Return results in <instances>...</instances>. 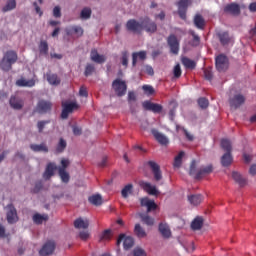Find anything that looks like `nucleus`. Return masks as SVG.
<instances>
[{"label":"nucleus","mask_w":256,"mask_h":256,"mask_svg":"<svg viewBox=\"0 0 256 256\" xmlns=\"http://www.w3.org/2000/svg\"><path fill=\"white\" fill-rule=\"evenodd\" d=\"M121 63L124 67H127V65H129V55L127 54V52H124L122 54Z\"/></svg>","instance_id":"4d7b16f0"},{"label":"nucleus","mask_w":256,"mask_h":256,"mask_svg":"<svg viewBox=\"0 0 256 256\" xmlns=\"http://www.w3.org/2000/svg\"><path fill=\"white\" fill-rule=\"evenodd\" d=\"M204 76H205V79H207L208 81H211V79H213V72H211V70H205Z\"/></svg>","instance_id":"e2e57ef3"},{"label":"nucleus","mask_w":256,"mask_h":256,"mask_svg":"<svg viewBox=\"0 0 256 256\" xmlns=\"http://www.w3.org/2000/svg\"><path fill=\"white\" fill-rule=\"evenodd\" d=\"M133 190V185L128 184L126 185L123 189H122V197H124V199H127V197H129V195H131V191Z\"/></svg>","instance_id":"de8ad7c7"},{"label":"nucleus","mask_w":256,"mask_h":256,"mask_svg":"<svg viewBox=\"0 0 256 256\" xmlns=\"http://www.w3.org/2000/svg\"><path fill=\"white\" fill-rule=\"evenodd\" d=\"M17 87H35V79L20 78L16 81Z\"/></svg>","instance_id":"412c9836"},{"label":"nucleus","mask_w":256,"mask_h":256,"mask_svg":"<svg viewBox=\"0 0 256 256\" xmlns=\"http://www.w3.org/2000/svg\"><path fill=\"white\" fill-rule=\"evenodd\" d=\"M134 233L139 239H143L147 237V232H145V229L141 227V224H136L134 227Z\"/></svg>","instance_id":"c9c22d12"},{"label":"nucleus","mask_w":256,"mask_h":256,"mask_svg":"<svg viewBox=\"0 0 256 256\" xmlns=\"http://www.w3.org/2000/svg\"><path fill=\"white\" fill-rule=\"evenodd\" d=\"M209 173H213V165L211 164L202 166L198 171V177H201V175H209Z\"/></svg>","instance_id":"ea45409f"},{"label":"nucleus","mask_w":256,"mask_h":256,"mask_svg":"<svg viewBox=\"0 0 256 256\" xmlns=\"http://www.w3.org/2000/svg\"><path fill=\"white\" fill-rule=\"evenodd\" d=\"M49 121H39L37 124L38 130L41 133L45 129V125H48Z\"/></svg>","instance_id":"680f3d73"},{"label":"nucleus","mask_w":256,"mask_h":256,"mask_svg":"<svg viewBox=\"0 0 256 256\" xmlns=\"http://www.w3.org/2000/svg\"><path fill=\"white\" fill-rule=\"evenodd\" d=\"M30 149L32 151H35L36 153L42 152V153H47L49 151V148L45 144H31Z\"/></svg>","instance_id":"c756f323"},{"label":"nucleus","mask_w":256,"mask_h":256,"mask_svg":"<svg viewBox=\"0 0 256 256\" xmlns=\"http://www.w3.org/2000/svg\"><path fill=\"white\" fill-rule=\"evenodd\" d=\"M140 205L141 207L147 208V213H151V211H155V209H157V204L155 203V200H151L149 199V197L141 198Z\"/></svg>","instance_id":"9d476101"},{"label":"nucleus","mask_w":256,"mask_h":256,"mask_svg":"<svg viewBox=\"0 0 256 256\" xmlns=\"http://www.w3.org/2000/svg\"><path fill=\"white\" fill-rule=\"evenodd\" d=\"M183 157H185V151H180L178 155L174 158V168L179 169L183 163Z\"/></svg>","instance_id":"f704fd0d"},{"label":"nucleus","mask_w":256,"mask_h":256,"mask_svg":"<svg viewBox=\"0 0 256 256\" xmlns=\"http://www.w3.org/2000/svg\"><path fill=\"white\" fill-rule=\"evenodd\" d=\"M55 251V242L48 241L46 242L42 249L39 251L40 255L46 256V255H52V253Z\"/></svg>","instance_id":"2eb2a0df"},{"label":"nucleus","mask_w":256,"mask_h":256,"mask_svg":"<svg viewBox=\"0 0 256 256\" xmlns=\"http://www.w3.org/2000/svg\"><path fill=\"white\" fill-rule=\"evenodd\" d=\"M66 33L68 35H77L78 37H81V35H83V28H81V26H72L66 30Z\"/></svg>","instance_id":"473e14b6"},{"label":"nucleus","mask_w":256,"mask_h":256,"mask_svg":"<svg viewBox=\"0 0 256 256\" xmlns=\"http://www.w3.org/2000/svg\"><path fill=\"white\" fill-rule=\"evenodd\" d=\"M142 107H144L146 111H152V113H161V111H163L161 104H156L151 101H144Z\"/></svg>","instance_id":"9b49d317"},{"label":"nucleus","mask_w":256,"mask_h":256,"mask_svg":"<svg viewBox=\"0 0 256 256\" xmlns=\"http://www.w3.org/2000/svg\"><path fill=\"white\" fill-rule=\"evenodd\" d=\"M188 201L190 203V205H200L203 201V195L201 194H190L188 195Z\"/></svg>","instance_id":"5701e85b"},{"label":"nucleus","mask_w":256,"mask_h":256,"mask_svg":"<svg viewBox=\"0 0 256 256\" xmlns=\"http://www.w3.org/2000/svg\"><path fill=\"white\" fill-rule=\"evenodd\" d=\"M232 179H234L235 183H237L240 187H245V185H247V178H245L239 172H232Z\"/></svg>","instance_id":"6ab92c4d"},{"label":"nucleus","mask_w":256,"mask_h":256,"mask_svg":"<svg viewBox=\"0 0 256 256\" xmlns=\"http://www.w3.org/2000/svg\"><path fill=\"white\" fill-rule=\"evenodd\" d=\"M112 88L118 97H123V95L127 93V84L121 79L114 80L112 83Z\"/></svg>","instance_id":"20e7f679"},{"label":"nucleus","mask_w":256,"mask_h":256,"mask_svg":"<svg viewBox=\"0 0 256 256\" xmlns=\"http://www.w3.org/2000/svg\"><path fill=\"white\" fill-rule=\"evenodd\" d=\"M194 24L197 29H203V27H205V19H203V16L197 14L194 17Z\"/></svg>","instance_id":"a19ab883"},{"label":"nucleus","mask_w":256,"mask_h":256,"mask_svg":"<svg viewBox=\"0 0 256 256\" xmlns=\"http://www.w3.org/2000/svg\"><path fill=\"white\" fill-rule=\"evenodd\" d=\"M182 65H184L186 69H195V61L189 58H182Z\"/></svg>","instance_id":"a18cd8bd"},{"label":"nucleus","mask_w":256,"mask_h":256,"mask_svg":"<svg viewBox=\"0 0 256 256\" xmlns=\"http://www.w3.org/2000/svg\"><path fill=\"white\" fill-rule=\"evenodd\" d=\"M168 45L170 47L171 53L174 55H177L179 53V40H177V37L175 35H170L168 37Z\"/></svg>","instance_id":"4468645a"},{"label":"nucleus","mask_w":256,"mask_h":256,"mask_svg":"<svg viewBox=\"0 0 256 256\" xmlns=\"http://www.w3.org/2000/svg\"><path fill=\"white\" fill-rule=\"evenodd\" d=\"M245 103V97L241 94H236L234 97L230 98V106L234 109L241 107Z\"/></svg>","instance_id":"dca6fc26"},{"label":"nucleus","mask_w":256,"mask_h":256,"mask_svg":"<svg viewBox=\"0 0 256 256\" xmlns=\"http://www.w3.org/2000/svg\"><path fill=\"white\" fill-rule=\"evenodd\" d=\"M90 57L91 60L94 61V63H105V56L99 55L97 50H92Z\"/></svg>","instance_id":"7c9ffc66"},{"label":"nucleus","mask_w":256,"mask_h":256,"mask_svg":"<svg viewBox=\"0 0 256 256\" xmlns=\"http://www.w3.org/2000/svg\"><path fill=\"white\" fill-rule=\"evenodd\" d=\"M46 79L50 85H59L61 83V79H59V76L57 74H46Z\"/></svg>","instance_id":"72a5a7b5"},{"label":"nucleus","mask_w":256,"mask_h":256,"mask_svg":"<svg viewBox=\"0 0 256 256\" xmlns=\"http://www.w3.org/2000/svg\"><path fill=\"white\" fill-rule=\"evenodd\" d=\"M148 165L152 169L155 181H161V179H163V174L161 173L159 164H157L155 161H149Z\"/></svg>","instance_id":"f8f14e48"},{"label":"nucleus","mask_w":256,"mask_h":256,"mask_svg":"<svg viewBox=\"0 0 256 256\" xmlns=\"http://www.w3.org/2000/svg\"><path fill=\"white\" fill-rule=\"evenodd\" d=\"M142 189L148 193V195H153L154 197H157V195H159V193H161L159 191V189H157V186L151 184L150 182H141L140 183Z\"/></svg>","instance_id":"1a4fd4ad"},{"label":"nucleus","mask_w":256,"mask_h":256,"mask_svg":"<svg viewBox=\"0 0 256 256\" xmlns=\"http://www.w3.org/2000/svg\"><path fill=\"white\" fill-rule=\"evenodd\" d=\"M17 63V53L15 51H8L4 54L0 67L2 71H11V67Z\"/></svg>","instance_id":"f03ea898"},{"label":"nucleus","mask_w":256,"mask_h":256,"mask_svg":"<svg viewBox=\"0 0 256 256\" xmlns=\"http://www.w3.org/2000/svg\"><path fill=\"white\" fill-rule=\"evenodd\" d=\"M6 211V219L10 225H13V223H17L19 221V216H17V209H15V206L13 204H9L5 207Z\"/></svg>","instance_id":"7ed1b4c3"},{"label":"nucleus","mask_w":256,"mask_h":256,"mask_svg":"<svg viewBox=\"0 0 256 256\" xmlns=\"http://www.w3.org/2000/svg\"><path fill=\"white\" fill-rule=\"evenodd\" d=\"M198 105L201 107V109H207L209 107V100L206 98H199Z\"/></svg>","instance_id":"603ef678"},{"label":"nucleus","mask_w":256,"mask_h":256,"mask_svg":"<svg viewBox=\"0 0 256 256\" xmlns=\"http://www.w3.org/2000/svg\"><path fill=\"white\" fill-rule=\"evenodd\" d=\"M126 27L128 31H133L134 33H139L140 31H143V29H145L147 33H155L157 31V24L151 21L148 17L141 20V22L129 20Z\"/></svg>","instance_id":"f257e3e1"},{"label":"nucleus","mask_w":256,"mask_h":256,"mask_svg":"<svg viewBox=\"0 0 256 256\" xmlns=\"http://www.w3.org/2000/svg\"><path fill=\"white\" fill-rule=\"evenodd\" d=\"M145 71L148 75H153L155 72L153 71V67L145 66Z\"/></svg>","instance_id":"338daca9"},{"label":"nucleus","mask_w":256,"mask_h":256,"mask_svg":"<svg viewBox=\"0 0 256 256\" xmlns=\"http://www.w3.org/2000/svg\"><path fill=\"white\" fill-rule=\"evenodd\" d=\"M74 227L76 229H87L89 227V219L78 218L74 221Z\"/></svg>","instance_id":"b1692460"},{"label":"nucleus","mask_w":256,"mask_h":256,"mask_svg":"<svg viewBox=\"0 0 256 256\" xmlns=\"http://www.w3.org/2000/svg\"><path fill=\"white\" fill-rule=\"evenodd\" d=\"M79 95L80 97H87V88H85V86H82L79 90Z\"/></svg>","instance_id":"0e129e2a"},{"label":"nucleus","mask_w":256,"mask_h":256,"mask_svg":"<svg viewBox=\"0 0 256 256\" xmlns=\"http://www.w3.org/2000/svg\"><path fill=\"white\" fill-rule=\"evenodd\" d=\"M189 5H191V0H180L178 2V13L181 19H185V11H187Z\"/></svg>","instance_id":"f3484780"},{"label":"nucleus","mask_w":256,"mask_h":256,"mask_svg":"<svg viewBox=\"0 0 256 256\" xmlns=\"http://www.w3.org/2000/svg\"><path fill=\"white\" fill-rule=\"evenodd\" d=\"M133 255H134V256H147V252H145V250H143V249L140 248V247H136V248L133 250Z\"/></svg>","instance_id":"5fc2aeb1"},{"label":"nucleus","mask_w":256,"mask_h":256,"mask_svg":"<svg viewBox=\"0 0 256 256\" xmlns=\"http://www.w3.org/2000/svg\"><path fill=\"white\" fill-rule=\"evenodd\" d=\"M36 111H38V113H47V111H51V102L40 100L37 104Z\"/></svg>","instance_id":"a211bd4d"},{"label":"nucleus","mask_w":256,"mask_h":256,"mask_svg":"<svg viewBox=\"0 0 256 256\" xmlns=\"http://www.w3.org/2000/svg\"><path fill=\"white\" fill-rule=\"evenodd\" d=\"M174 77H181V65L177 64L173 70Z\"/></svg>","instance_id":"bf43d9fd"},{"label":"nucleus","mask_w":256,"mask_h":256,"mask_svg":"<svg viewBox=\"0 0 256 256\" xmlns=\"http://www.w3.org/2000/svg\"><path fill=\"white\" fill-rule=\"evenodd\" d=\"M69 159L63 158L61 160V167L58 168L60 179L63 181V183H69V173L65 169L69 167Z\"/></svg>","instance_id":"39448f33"},{"label":"nucleus","mask_w":256,"mask_h":256,"mask_svg":"<svg viewBox=\"0 0 256 256\" xmlns=\"http://www.w3.org/2000/svg\"><path fill=\"white\" fill-rule=\"evenodd\" d=\"M224 10L226 13H232V15H239V5L237 4H229L227 5Z\"/></svg>","instance_id":"58836bf2"},{"label":"nucleus","mask_w":256,"mask_h":256,"mask_svg":"<svg viewBox=\"0 0 256 256\" xmlns=\"http://www.w3.org/2000/svg\"><path fill=\"white\" fill-rule=\"evenodd\" d=\"M138 215L145 225L151 226L155 223V220L147 214L139 213Z\"/></svg>","instance_id":"79ce46f5"},{"label":"nucleus","mask_w":256,"mask_h":256,"mask_svg":"<svg viewBox=\"0 0 256 256\" xmlns=\"http://www.w3.org/2000/svg\"><path fill=\"white\" fill-rule=\"evenodd\" d=\"M228 67H229V60L227 59V56L219 55L216 58V69H217V71L222 73L223 71H227Z\"/></svg>","instance_id":"0eeeda50"},{"label":"nucleus","mask_w":256,"mask_h":256,"mask_svg":"<svg viewBox=\"0 0 256 256\" xmlns=\"http://www.w3.org/2000/svg\"><path fill=\"white\" fill-rule=\"evenodd\" d=\"M55 169H57V165H55V163H49L46 167V170L43 174V178L44 179H51V177H53L54 173H55Z\"/></svg>","instance_id":"4be33fe9"},{"label":"nucleus","mask_w":256,"mask_h":256,"mask_svg":"<svg viewBox=\"0 0 256 256\" xmlns=\"http://www.w3.org/2000/svg\"><path fill=\"white\" fill-rule=\"evenodd\" d=\"M53 16L59 19L61 17V7L55 6L53 9Z\"/></svg>","instance_id":"052dcab7"},{"label":"nucleus","mask_w":256,"mask_h":256,"mask_svg":"<svg viewBox=\"0 0 256 256\" xmlns=\"http://www.w3.org/2000/svg\"><path fill=\"white\" fill-rule=\"evenodd\" d=\"M89 203L92 205H95L96 207H99L100 205H103V197L101 194H94L88 198Z\"/></svg>","instance_id":"a878e982"},{"label":"nucleus","mask_w":256,"mask_h":256,"mask_svg":"<svg viewBox=\"0 0 256 256\" xmlns=\"http://www.w3.org/2000/svg\"><path fill=\"white\" fill-rule=\"evenodd\" d=\"M81 19H90L91 17V9L90 8H84L82 9L80 13Z\"/></svg>","instance_id":"8fccbe9b"},{"label":"nucleus","mask_w":256,"mask_h":256,"mask_svg":"<svg viewBox=\"0 0 256 256\" xmlns=\"http://www.w3.org/2000/svg\"><path fill=\"white\" fill-rule=\"evenodd\" d=\"M121 242H123L124 249H131L133 245H135V240L131 236H126L125 234H121L117 240V245H121Z\"/></svg>","instance_id":"6e6552de"},{"label":"nucleus","mask_w":256,"mask_h":256,"mask_svg":"<svg viewBox=\"0 0 256 256\" xmlns=\"http://www.w3.org/2000/svg\"><path fill=\"white\" fill-rule=\"evenodd\" d=\"M72 131H73L74 135L81 134V128L79 126H72Z\"/></svg>","instance_id":"69168bd1"},{"label":"nucleus","mask_w":256,"mask_h":256,"mask_svg":"<svg viewBox=\"0 0 256 256\" xmlns=\"http://www.w3.org/2000/svg\"><path fill=\"white\" fill-rule=\"evenodd\" d=\"M159 231L165 239L171 237V229H169V225L161 223L159 225Z\"/></svg>","instance_id":"c85d7f7f"},{"label":"nucleus","mask_w":256,"mask_h":256,"mask_svg":"<svg viewBox=\"0 0 256 256\" xmlns=\"http://www.w3.org/2000/svg\"><path fill=\"white\" fill-rule=\"evenodd\" d=\"M62 119H67L69 117V113H73V110L77 109L79 106L75 102H64L62 103Z\"/></svg>","instance_id":"423d86ee"},{"label":"nucleus","mask_w":256,"mask_h":256,"mask_svg":"<svg viewBox=\"0 0 256 256\" xmlns=\"http://www.w3.org/2000/svg\"><path fill=\"white\" fill-rule=\"evenodd\" d=\"M137 96L135 95V92H129L128 93V103L130 105V111L132 113H135V107H137Z\"/></svg>","instance_id":"bb28decb"},{"label":"nucleus","mask_w":256,"mask_h":256,"mask_svg":"<svg viewBox=\"0 0 256 256\" xmlns=\"http://www.w3.org/2000/svg\"><path fill=\"white\" fill-rule=\"evenodd\" d=\"M40 55H47L49 53V44L47 41H41L39 44Z\"/></svg>","instance_id":"37998d69"},{"label":"nucleus","mask_w":256,"mask_h":256,"mask_svg":"<svg viewBox=\"0 0 256 256\" xmlns=\"http://www.w3.org/2000/svg\"><path fill=\"white\" fill-rule=\"evenodd\" d=\"M10 105L12 109H22L23 108V99L17 97V96H12L10 98Z\"/></svg>","instance_id":"393cba45"},{"label":"nucleus","mask_w":256,"mask_h":256,"mask_svg":"<svg viewBox=\"0 0 256 256\" xmlns=\"http://www.w3.org/2000/svg\"><path fill=\"white\" fill-rule=\"evenodd\" d=\"M147 59V52L140 51V52H134L132 54V65L135 67L137 65V61H145Z\"/></svg>","instance_id":"aec40b11"},{"label":"nucleus","mask_w":256,"mask_h":256,"mask_svg":"<svg viewBox=\"0 0 256 256\" xmlns=\"http://www.w3.org/2000/svg\"><path fill=\"white\" fill-rule=\"evenodd\" d=\"M49 220V216L47 214H34L33 221L36 225H41Z\"/></svg>","instance_id":"2f4dec72"},{"label":"nucleus","mask_w":256,"mask_h":256,"mask_svg":"<svg viewBox=\"0 0 256 256\" xmlns=\"http://www.w3.org/2000/svg\"><path fill=\"white\" fill-rule=\"evenodd\" d=\"M219 37L222 45H227V43H229V33L223 32L219 35Z\"/></svg>","instance_id":"3c124183"},{"label":"nucleus","mask_w":256,"mask_h":256,"mask_svg":"<svg viewBox=\"0 0 256 256\" xmlns=\"http://www.w3.org/2000/svg\"><path fill=\"white\" fill-rule=\"evenodd\" d=\"M93 71H95V66L92 64H87L84 75L89 77V75H93Z\"/></svg>","instance_id":"864d4df0"},{"label":"nucleus","mask_w":256,"mask_h":256,"mask_svg":"<svg viewBox=\"0 0 256 256\" xmlns=\"http://www.w3.org/2000/svg\"><path fill=\"white\" fill-rule=\"evenodd\" d=\"M203 227V217L197 216L191 223V229L193 231H199Z\"/></svg>","instance_id":"cd10ccee"},{"label":"nucleus","mask_w":256,"mask_h":256,"mask_svg":"<svg viewBox=\"0 0 256 256\" xmlns=\"http://www.w3.org/2000/svg\"><path fill=\"white\" fill-rule=\"evenodd\" d=\"M250 175H256V164H253L249 170Z\"/></svg>","instance_id":"774afa93"},{"label":"nucleus","mask_w":256,"mask_h":256,"mask_svg":"<svg viewBox=\"0 0 256 256\" xmlns=\"http://www.w3.org/2000/svg\"><path fill=\"white\" fill-rule=\"evenodd\" d=\"M79 237L80 239H82V241H87V239H89V231L87 230L81 231L79 233Z\"/></svg>","instance_id":"13d9d810"},{"label":"nucleus","mask_w":256,"mask_h":256,"mask_svg":"<svg viewBox=\"0 0 256 256\" xmlns=\"http://www.w3.org/2000/svg\"><path fill=\"white\" fill-rule=\"evenodd\" d=\"M232 161H233V157L231 156V152H226L221 158V163L223 167H229Z\"/></svg>","instance_id":"4c0bfd02"},{"label":"nucleus","mask_w":256,"mask_h":256,"mask_svg":"<svg viewBox=\"0 0 256 256\" xmlns=\"http://www.w3.org/2000/svg\"><path fill=\"white\" fill-rule=\"evenodd\" d=\"M190 175H197L199 177V170H197V161H192L190 165Z\"/></svg>","instance_id":"09e8293b"},{"label":"nucleus","mask_w":256,"mask_h":256,"mask_svg":"<svg viewBox=\"0 0 256 256\" xmlns=\"http://www.w3.org/2000/svg\"><path fill=\"white\" fill-rule=\"evenodd\" d=\"M221 147L226 151L227 153H231L232 147H231V140L229 139H222L221 141Z\"/></svg>","instance_id":"c03bdc74"},{"label":"nucleus","mask_w":256,"mask_h":256,"mask_svg":"<svg viewBox=\"0 0 256 256\" xmlns=\"http://www.w3.org/2000/svg\"><path fill=\"white\" fill-rule=\"evenodd\" d=\"M67 147V142L61 138L56 146V152L63 153Z\"/></svg>","instance_id":"49530a36"},{"label":"nucleus","mask_w":256,"mask_h":256,"mask_svg":"<svg viewBox=\"0 0 256 256\" xmlns=\"http://www.w3.org/2000/svg\"><path fill=\"white\" fill-rule=\"evenodd\" d=\"M142 89L146 95H153V93H155V90L150 85H144Z\"/></svg>","instance_id":"6e6d98bb"},{"label":"nucleus","mask_w":256,"mask_h":256,"mask_svg":"<svg viewBox=\"0 0 256 256\" xmlns=\"http://www.w3.org/2000/svg\"><path fill=\"white\" fill-rule=\"evenodd\" d=\"M15 7H17V0H7L5 6L2 8V11L7 13L8 11H13Z\"/></svg>","instance_id":"e433bc0d"},{"label":"nucleus","mask_w":256,"mask_h":256,"mask_svg":"<svg viewBox=\"0 0 256 256\" xmlns=\"http://www.w3.org/2000/svg\"><path fill=\"white\" fill-rule=\"evenodd\" d=\"M151 133L154 139H156L160 145H169V138L165 134L159 132L157 129H152Z\"/></svg>","instance_id":"ddd939ff"}]
</instances>
